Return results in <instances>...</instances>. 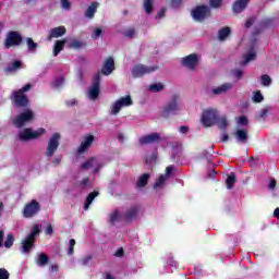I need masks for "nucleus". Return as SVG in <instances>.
Instances as JSON below:
<instances>
[{
    "label": "nucleus",
    "instance_id": "nucleus-1",
    "mask_svg": "<svg viewBox=\"0 0 279 279\" xmlns=\"http://www.w3.org/2000/svg\"><path fill=\"white\" fill-rule=\"evenodd\" d=\"M29 90H32V84L28 83L22 88L12 92L10 100L15 108H29V98L25 95Z\"/></svg>",
    "mask_w": 279,
    "mask_h": 279
},
{
    "label": "nucleus",
    "instance_id": "nucleus-2",
    "mask_svg": "<svg viewBox=\"0 0 279 279\" xmlns=\"http://www.w3.org/2000/svg\"><path fill=\"white\" fill-rule=\"evenodd\" d=\"M180 95L174 94L171 99L162 107L161 117L163 119H170L171 117L178 114L180 112V104H181Z\"/></svg>",
    "mask_w": 279,
    "mask_h": 279
},
{
    "label": "nucleus",
    "instance_id": "nucleus-3",
    "mask_svg": "<svg viewBox=\"0 0 279 279\" xmlns=\"http://www.w3.org/2000/svg\"><path fill=\"white\" fill-rule=\"evenodd\" d=\"M40 234V227L34 225L29 234L22 241L21 251L22 254H29L34 247H36V236Z\"/></svg>",
    "mask_w": 279,
    "mask_h": 279
},
{
    "label": "nucleus",
    "instance_id": "nucleus-4",
    "mask_svg": "<svg viewBox=\"0 0 279 279\" xmlns=\"http://www.w3.org/2000/svg\"><path fill=\"white\" fill-rule=\"evenodd\" d=\"M192 17L197 22V23H204L206 19H210L213 15L210 8L204 4L195 7L192 12Z\"/></svg>",
    "mask_w": 279,
    "mask_h": 279
},
{
    "label": "nucleus",
    "instance_id": "nucleus-5",
    "mask_svg": "<svg viewBox=\"0 0 279 279\" xmlns=\"http://www.w3.org/2000/svg\"><path fill=\"white\" fill-rule=\"evenodd\" d=\"M201 121L205 128H213L219 122V113L215 109H207L203 112Z\"/></svg>",
    "mask_w": 279,
    "mask_h": 279
},
{
    "label": "nucleus",
    "instance_id": "nucleus-6",
    "mask_svg": "<svg viewBox=\"0 0 279 279\" xmlns=\"http://www.w3.org/2000/svg\"><path fill=\"white\" fill-rule=\"evenodd\" d=\"M34 121V111H32L29 108H26V110L22 113H20L14 120L13 125L15 128H25V123H32Z\"/></svg>",
    "mask_w": 279,
    "mask_h": 279
},
{
    "label": "nucleus",
    "instance_id": "nucleus-7",
    "mask_svg": "<svg viewBox=\"0 0 279 279\" xmlns=\"http://www.w3.org/2000/svg\"><path fill=\"white\" fill-rule=\"evenodd\" d=\"M22 44H23V36H21V33L16 31H10L7 34V37L4 39L5 49H11V47H19Z\"/></svg>",
    "mask_w": 279,
    "mask_h": 279
},
{
    "label": "nucleus",
    "instance_id": "nucleus-8",
    "mask_svg": "<svg viewBox=\"0 0 279 279\" xmlns=\"http://www.w3.org/2000/svg\"><path fill=\"white\" fill-rule=\"evenodd\" d=\"M47 131L44 128H39L37 131H32V129H24L23 132L19 134L20 141L23 143L27 141H33L34 138H40L43 134Z\"/></svg>",
    "mask_w": 279,
    "mask_h": 279
},
{
    "label": "nucleus",
    "instance_id": "nucleus-9",
    "mask_svg": "<svg viewBox=\"0 0 279 279\" xmlns=\"http://www.w3.org/2000/svg\"><path fill=\"white\" fill-rule=\"evenodd\" d=\"M99 93H101V72H97L94 75L93 84L89 88V99L95 101L99 97Z\"/></svg>",
    "mask_w": 279,
    "mask_h": 279
},
{
    "label": "nucleus",
    "instance_id": "nucleus-10",
    "mask_svg": "<svg viewBox=\"0 0 279 279\" xmlns=\"http://www.w3.org/2000/svg\"><path fill=\"white\" fill-rule=\"evenodd\" d=\"M60 133H54L52 134V136L50 137L49 142H48V146L46 148V158H52L53 154H56V151H58V148L60 147Z\"/></svg>",
    "mask_w": 279,
    "mask_h": 279
},
{
    "label": "nucleus",
    "instance_id": "nucleus-11",
    "mask_svg": "<svg viewBox=\"0 0 279 279\" xmlns=\"http://www.w3.org/2000/svg\"><path fill=\"white\" fill-rule=\"evenodd\" d=\"M40 210V203L36 199H32L29 203H27L24 206L23 209V217L25 219H32V217H36L38 215V211Z\"/></svg>",
    "mask_w": 279,
    "mask_h": 279
},
{
    "label": "nucleus",
    "instance_id": "nucleus-12",
    "mask_svg": "<svg viewBox=\"0 0 279 279\" xmlns=\"http://www.w3.org/2000/svg\"><path fill=\"white\" fill-rule=\"evenodd\" d=\"M154 71H158V65L147 66L144 64H136L131 73L133 77H143V75H149V73H154Z\"/></svg>",
    "mask_w": 279,
    "mask_h": 279
},
{
    "label": "nucleus",
    "instance_id": "nucleus-13",
    "mask_svg": "<svg viewBox=\"0 0 279 279\" xmlns=\"http://www.w3.org/2000/svg\"><path fill=\"white\" fill-rule=\"evenodd\" d=\"M132 104H134L132 96L121 97L112 105L111 114H119L121 108H128L129 106H132Z\"/></svg>",
    "mask_w": 279,
    "mask_h": 279
},
{
    "label": "nucleus",
    "instance_id": "nucleus-14",
    "mask_svg": "<svg viewBox=\"0 0 279 279\" xmlns=\"http://www.w3.org/2000/svg\"><path fill=\"white\" fill-rule=\"evenodd\" d=\"M141 213L140 205H132L130 208L126 209L124 214H122V219L125 223H132L135 219H138V214Z\"/></svg>",
    "mask_w": 279,
    "mask_h": 279
},
{
    "label": "nucleus",
    "instance_id": "nucleus-15",
    "mask_svg": "<svg viewBox=\"0 0 279 279\" xmlns=\"http://www.w3.org/2000/svg\"><path fill=\"white\" fill-rule=\"evenodd\" d=\"M197 64H199V57L196 53H191L182 59V65L190 69V71H195Z\"/></svg>",
    "mask_w": 279,
    "mask_h": 279
},
{
    "label": "nucleus",
    "instance_id": "nucleus-16",
    "mask_svg": "<svg viewBox=\"0 0 279 279\" xmlns=\"http://www.w3.org/2000/svg\"><path fill=\"white\" fill-rule=\"evenodd\" d=\"M93 143H95V135L89 134L84 136V141L81 143V145L77 148V154H84L89 147L93 146Z\"/></svg>",
    "mask_w": 279,
    "mask_h": 279
},
{
    "label": "nucleus",
    "instance_id": "nucleus-17",
    "mask_svg": "<svg viewBox=\"0 0 279 279\" xmlns=\"http://www.w3.org/2000/svg\"><path fill=\"white\" fill-rule=\"evenodd\" d=\"M160 134L151 133L140 138V145H151V143H159Z\"/></svg>",
    "mask_w": 279,
    "mask_h": 279
},
{
    "label": "nucleus",
    "instance_id": "nucleus-18",
    "mask_svg": "<svg viewBox=\"0 0 279 279\" xmlns=\"http://www.w3.org/2000/svg\"><path fill=\"white\" fill-rule=\"evenodd\" d=\"M64 34H66V27L64 26L51 28L47 37V40H53V38H62Z\"/></svg>",
    "mask_w": 279,
    "mask_h": 279
},
{
    "label": "nucleus",
    "instance_id": "nucleus-19",
    "mask_svg": "<svg viewBox=\"0 0 279 279\" xmlns=\"http://www.w3.org/2000/svg\"><path fill=\"white\" fill-rule=\"evenodd\" d=\"M114 71V59L109 57L102 63L101 73L102 75H110Z\"/></svg>",
    "mask_w": 279,
    "mask_h": 279
},
{
    "label": "nucleus",
    "instance_id": "nucleus-20",
    "mask_svg": "<svg viewBox=\"0 0 279 279\" xmlns=\"http://www.w3.org/2000/svg\"><path fill=\"white\" fill-rule=\"evenodd\" d=\"M247 3H250V0H236L232 4V10L235 14H241L245 8H247Z\"/></svg>",
    "mask_w": 279,
    "mask_h": 279
},
{
    "label": "nucleus",
    "instance_id": "nucleus-21",
    "mask_svg": "<svg viewBox=\"0 0 279 279\" xmlns=\"http://www.w3.org/2000/svg\"><path fill=\"white\" fill-rule=\"evenodd\" d=\"M234 84L232 83H225L216 88L213 89V95H223L228 93V90H232Z\"/></svg>",
    "mask_w": 279,
    "mask_h": 279
},
{
    "label": "nucleus",
    "instance_id": "nucleus-22",
    "mask_svg": "<svg viewBox=\"0 0 279 279\" xmlns=\"http://www.w3.org/2000/svg\"><path fill=\"white\" fill-rule=\"evenodd\" d=\"M19 69H23V62L20 60H14L11 64L4 68L5 73H14L19 71Z\"/></svg>",
    "mask_w": 279,
    "mask_h": 279
},
{
    "label": "nucleus",
    "instance_id": "nucleus-23",
    "mask_svg": "<svg viewBox=\"0 0 279 279\" xmlns=\"http://www.w3.org/2000/svg\"><path fill=\"white\" fill-rule=\"evenodd\" d=\"M98 8H99V2H93L85 11L86 19H95V14H97Z\"/></svg>",
    "mask_w": 279,
    "mask_h": 279
},
{
    "label": "nucleus",
    "instance_id": "nucleus-24",
    "mask_svg": "<svg viewBox=\"0 0 279 279\" xmlns=\"http://www.w3.org/2000/svg\"><path fill=\"white\" fill-rule=\"evenodd\" d=\"M230 34H232V28H230L229 26L220 28L218 31V40L223 43V40H226L228 36H230Z\"/></svg>",
    "mask_w": 279,
    "mask_h": 279
},
{
    "label": "nucleus",
    "instance_id": "nucleus-25",
    "mask_svg": "<svg viewBox=\"0 0 279 279\" xmlns=\"http://www.w3.org/2000/svg\"><path fill=\"white\" fill-rule=\"evenodd\" d=\"M234 136L239 143H242L243 145H245V143H247V131H245L243 129H239L235 132Z\"/></svg>",
    "mask_w": 279,
    "mask_h": 279
},
{
    "label": "nucleus",
    "instance_id": "nucleus-26",
    "mask_svg": "<svg viewBox=\"0 0 279 279\" xmlns=\"http://www.w3.org/2000/svg\"><path fill=\"white\" fill-rule=\"evenodd\" d=\"M99 195V192L94 191L92 193H89L86 197V201L84 203V210H88L90 208V204H93V202H95V197H97Z\"/></svg>",
    "mask_w": 279,
    "mask_h": 279
},
{
    "label": "nucleus",
    "instance_id": "nucleus-27",
    "mask_svg": "<svg viewBox=\"0 0 279 279\" xmlns=\"http://www.w3.org/2000/svg\"><path fill=\"white\" fill-rule=\"evenodd\" d=\"M49 264V256L45 253H38L36 258V265L39 267H45Z\"/></svg>",
    "mask_w": 279,
    "mask_h": 279
},
{
    "label": "nucleus",
    "instance_id": "nucleus-28",
    "mask_svg": "<svg viewBox=\"0 0 279 279\" xmlns=\"http://www.w3.org/2000/svg\"><path fill=\"white\" fill-rule=\"evenodd\" d=\"M64 45H66V39L57 40L53 46V56L54 58L64 49Z\"/></svg>",
    "mask_w": 279,
    "mask_h": 279
},
{
    "label": "nucleus",
    "instance_id": "nucleus-29",
    "mask_svg": "<svg viewBox=\"0 0 279 279\" xmlns=\"http://www.w3.org/2000/svg\"><path fill=\"white\" fill-rule=\"evenodd\" d=\"M239 180L236 179V174L234 172H231L230 175L226 180L227 189L230 191L234 189V184H236Z\"/></svg>",
    "mask_w": 279,
    "mask_h": 279
},
{
    "label": "nucleus",
    "instance_id": "nucleus-30",
    "mask_svg": "<svg viewBox=\"0 0 279 279\" xmlns=\"http://www.w3.org/2000/svg\"><path fill=\"white\" fill-rule=\"evenodd\" d=\"M149 182V173L142 174L137 180V189H144Z\"/></svg>",
    "mask_w": 279,
    "mask_h": 279
},
{
    "label": "nucleus",
    "instance_id": "nucleus-31",
    "mask_svg": "<svg viewBox=\"0 0 279 279\" xmlns=\"http://www.w3.org/2000/svg\"><path fill=\"white\" fill-rule=\"evenodd\" d=\"M271 25H274L272 17H266L259 22V27H262V29H267V27H271Z\"/></svg>",
    "mask_w": 279,
    "mask_h": 279
},
{
    "label": "nucleus",
    "instance_id": "nucleus-32",
    "mask_svg": "<svg viewBox=\"0 0 279 279\" xmlns=\"http://www.w3.org/2000/svg\"><path fill=\"white\" fill-rule=\"evenodd\" d=\"M144 10L146 14H151L154 12V0H144Z\"/></svg>",
    "mask_w": 279,
    "mask_h": 279
},
{
    "label": "nucleus",
    "instance_id": "nucleus-33",
    "mask_svg": "<svg viewBox=\"0 0 279 279\" xmlns=\"http://www.w3.org/2000/svg\"><path fill=\"white\" fill-rule=\"evenodd\" d=\"M252 99L254 104H262V101H265V97L260 93V90H256L253 93Z\"/></svg>",
    "mask_w": 279,
    "mask_h": 279
},
{
    "label": "nucleus",
    "instance_id": "nucleus-34",
    "mask_svg": "<svg viewBox=\"0 0 279 279\" xmlns=\"http://www.w3.org/2000/svg\"><path fill=\"white\" fill-rule=\"evenodd\" d=\"M26 45L28 47V51H36V49H38V44L34 41V39L32 37H27L26 38Z\"/></svg>",
    "mask_w": 279,
    "mask_h": 279
},
{
    "label": "nucleus",
    "instance_id": "nucleus-35",
    "mask_svg": "<svg viewBox=\"0 0 279 279\" xmlns=\"http://www.w3.org/2000/svg\"><path fill=\"white\" fill-rule=\"evenodd\" d=\"M149 90L151 93H160V92L165 90V85L162 83L151 84V85H149Z\"/></svg>",
    "mask_w": 279,
    "mask_h": 279
},
{
    "label": "nucleus",
    "instance_id": "nucleus-36",
    "mask_svg": "<svg viewBox=\"0 0 279 279\" xmlns=\"http://www.w3.org/2000/svg\"><path fill=\"white\" fill-rule=\"evenodd\" d=\"M12 245H14V234L9 233L7 235V240L4 241V247L7 250H10V247H12Z\"/></svg>",
    "mask_w": 279,
    "mask_h": 279
},
{
    "label": "nucleus",
    "instance_id": "nucleus-37",
    "mask_svg": "<svg viewBox=\"0 0 279 279\" xmlns=\"http://www.w3.org/2000/svg\"><path fill=\"white\" fill-rule=\"evenodd\" d=\"M121 217H123V215H120L119 210L116 209L110 214V223H117V221L121 220Z\"/></svg>",
    "mask_w": 279,
    "mask_h": 279
},
{
    "label": "nucleus",
    "instance_id": "nucleus-38",
    "mask_svg": "<svg viewBox=\"0 0 279 279\" xmlns=\"http://www.w3.org/2000/svg\"><path fill=\"white\" fill-rule=\"evenodd\" d=\"M95 157H90L87 161L83 162L81 168L86 171V169H90V167H93V165L95 163Z\"/></svg>",
    "mask_w": 279,
    "mask_h": 279
},
{
    "label": "nucleus",
    "instance_id": "nucleus-39",
    "mask_svg": "<svg viewBox=\"0 0 279 279\" xmlns=\"http://www.w3.org/2000/svg\"><path fill=\"white\" fill-rule=\"evenodd\" d=\"M70 49H82L84 47V43L81 40L74 39L69 45Z\"/></svg>",
    "mask_w": 279,
    "mask_h": 279
},
{
    "label": "nucleus",
    "instance_id": "nucleus-40",
    "mask_svg": "<svg viewBox=\"0 0 279 279\" xmlns=\"http://www.w3.org/2000/svg\"><path fill=\"white\" fill-rule=\"evenodd\" d=\"M165 182H167V177L160 175L159 179L155 182L154 189H162Z\"/></svg>",
    "mask_w": 279,
    "mask_h": 279
},
{
    "label": "nucleus",
    "instance_id": "nucleus-41",
    "mask_svg": "<svg viewBox=\"0 0 279 279\" xmlns=\"http://www.w3.org/2000/svg\"><path fill=\"white\" fill-rule=\"evenodd\" d=\"M218 126L220 128V130H226V128H228V119H226V117L219 118L218 116Z\"/></svg>",
    "mask_w": 279,
    "mask_h": 279
},
{
    "label": "nucleus",
    "instance_id": "nucleus-42",
    "mask_svg": "<svg viewBox=\"0 0 279 279\" xmlns=\"http://www.w3.org/2000/svg\"><path fill=\"white\" fill-rule=\"evenodd\" d=\"M262 86H271V76L267 74L262 75Z\"/></svg>",
    "mask_w": 279,
    "mask_h": 279
},
{
    "label": "nucleus",
    "instance_id": "nucleus-43",
    "mask_svg": "<svg viewBox=\"0 0 279 279\" xmlns=\"http://www.w3.org/2000/svg\"><path fill=\"white\" fill-rule=\"evenodd\" d=\"M252 60H256L255 51L246 53L243 64H247L248 62H252Z\"/></svg>",
    "mask_w": 279,
    "mask_h": 279
},
{
    "label": "nucleus",
    "instance_id": "nucleus-44",
    "mask_svg": "<svg viewBox=\"0 0 279 279\" xmlns=\"http://www.w3.org/2000/svg\"><path fill=\"white\" fill-rule=\"evenodd\" d=\"M123 36H125V38H135L136 37V29L134 28H129L123 33Z\"/></svg>",
    "mask_w": 279,
    "mask_h": 279
},
{
    "label": "nucleus",
    "instance_id": "nucleus-45",
    "mask_svg": "<svg viewBox=\"0 0 279 279\" xmlns=\"http://www.w3.org/2000/svg\"><path fill=\"white\" fill-rule=\"evenodd\" d=\"M223 3V0H209V7L214 8L215 10L219 9Z\"/></svg>",
    "mask_w": 279,
    "mask_h": 279
},
{
    "label": "nucleus",
    "instance_id": "nucleus-46",
    "mask_svg": "<svg viewBox=\"0 0 279 279\" xmlns=\"http://www.w3.org/2000/svg\"><path fill=\"white\" fill-rule=\"evenodd\" d=\"M254 23H256V16L253 15L251 17H248L244 24L245 29H250V27H252V25H254Z\"/></svg>",
    "mask_w": 279,
    "mask_h": 279
},
{
    "label": "nucleus",
    "instance_id": "nucleus-47",
    "mask_svg": "<svg viewBox=\"0 0 279 279\" xmlns=\"http://www.w3.org/2000/svg\"><path fill=\"white\" fill-rule=\"evenodd\" d=\"M64 84V77H58L53 81L52 86L53 88H60Z\"/></svg>",
    "mask_w": 279,
    "mask_h": 279
},
{
    "label": "nucleus",
    "instance_id": "nucleus-48",
    "mask_svg": "<svg viewBox=\"0 0 279 279\" xmlns=\"http://www.w3.org/2000/svg\"><path fill=\"white\" fill-rule=\"evenodd\" d=\"M231 73L236 80H241V77H243V70L241 69L232 70Z\"/></svg>",
    "mask_w": 279,
    "mask_h": 279
},
{
    "label": "nucleus",
    "instance_id": "nucleus-49",
    "mask_svg": "<svg viewBox=\"0 0 279 279\" xmlns=\"http://www.w3.org/2000/svg\"><path fill=\"white\" fill-rule=\"evenodd\" d=\"M0 279H10V272L5 268H0Z\"/></svg>",
    "mask_w": 279,
    "mask_h": 279
},
{
    "label": "nucleus",
    "instance_id": "nucleus-50",
    "mask_svg": "<svg viewBox=\"0 0 279 279\" xmlns=\"http://www.w3.org/2000/svg\"><path fill=\"white\" fill-rule=\"evenodd\" d=\"M61 8L63 10H71V1L70 0H60Z\"/></svg>",
    "mask_w": 279,
    "mask_h": 279
},
{
    "label": "nucleus",
    "instance_id": "nucleus-51",
    "mask_svg": "<svg viewBox=\"0 0 279 279\" xmlns=\"http://www.w3.org/2000/svg\"><path fill=\"white\" fill-rule=\"evenodd\" d=\"M74 247H75V239L70 240V247L68 250V254L71 256L74 254Z\"/></svg>",
    "mask_w": 279,
    "mask_h": 279
},
{
    "label": "nucleus",
    "instance_id": "nucleus-52",
    "mask_svg": "<svg viewBox=\"0 0 279 279\" xmlns=\"http://www.w3.org/2000/svg\"><path fill=\"white\" fill-rule=\"evenodd\" d=\"M92 260H93V255H87L82 259L81 264L83 265V267H86V265H88V263H90Z\"/></svg>",
    "mask_w": 279,
    "mask_h": 279
},
{
    "label": "nucleus",
    "instance_id": "nucleus-53",
    "mask_svg": "<svg viewBox=\"0 0 279 279\" xmlns=\"http://www.w3.org/2000/svg\"><path fill=\"white\" fill-rule=\"evenodd\" d=\"M239 125H247V123H250V121L247 120V117L245 116H241L238 120Z\"/></svg>",
    "mask_w": 279,
    "mask_h": 279
},
{
    "label": "nucleus",
    "instance_id": "nucleus-54",
    "mask_svg": "<svg viewBox=\"0 0 279 279\" xmlns=\"http://www.w3.org/2000/svg\"><path fill=\"white\" fill-rule=\"evenodd\" d=\"M277 184H278V183L276 182V179L270 178V183H269V185H268V189H269L270 191H276Z\"/></svg>",
    "mask_w": 279,
    "mask_h": 279
},
{
    "label": "nucleus",
    "instance_id": "nucleus-55",
    "mask_svg": "<svg viewBox=\"0 0 279 279\" xmlns=\"http://www.w3.org/2000/svg\"><path fill=\"white\" fill-rule=\"evenodd\" d=\"M263 29H265V28L260 27V24H258V26H256L253 31V36H258L260 34H263Z\"/></svg>",
    "mask_w": 279,
    "mask_h": 279
},
{
    "label": "nucleus",
    "instance_id": "nucleus-56",
    "mask_svg": "<svg viewBox=\"0 0 279 279\" xmlns=\"http://www.w3.org/2000/svg\"><path fill=\"white\" fill-rule=\"evenodd\" d=\"M267 114H269V111H267V109H262L259 112V119H267Z\"/></svg>",
    "mask_w": 279,
    "mask_h": 279
},
{
    "label": "nucleus",
    "instance_id": "nucleus-57",
    "mask_svg": "<svg viewBox=\"0 0 279 279\" xmlns=\"http://www.w3.org/2000/svg\"><path fill=\"white\" fill-rule=\"evenodd\" d=\"M125 251H123V247L118 248L117 252L114 253V256H117L118 258H121L122 256H124Z\"/></svg>",
    "mask_w": 279,
    "mask_h": 279
},
{
    "label": "nucleus",
    "instance_id": "nucleus-58",
    "mask_svg": "<svg viewBox=\"0 0 279 279\" xmlns=\"http://www.w3.org/2000/svg\"><path fill=\"white\" fill-rule=\"evenodd\" d=\"M172 8H180L182 5V0H171Z\"/></svg>",
    "mask_w": 279,
    "mask_h": 279
},
{
    "label": "nucleus",
    "instance_id": "nucleus-59",
    "mask_svg": "<svg viewBox=\"0 0 279 279\" xmlns=\"http://www.w3.org/2000/svg\"><path fill=\"white\" fill-rule=\"evenodd\" d=\"M173 173V166H169L166 168V178H169Z\"/></svg>",
    "mask_w": 279,
    "mask_h": 279
},
{
    "label": "nucleus",
    "instance_id": "nucleus-60",
    "mask_svg": "<svg viewBox=\"0 0 279 279\" xmlns=\"http://www.w3.org/2000/svg\"><path fill=\"white\" fill-rule=\"evenodd\" d=\"M101 34H104V31L101 28H96L94 31L95 38H99V36H101Z\"/></svg>",
    "mask_w": 279,
    "mask_h": 279
},
{
    "label": "nucleus",
    "instance_id": "nucleus-61",
    "mask_svg": "<svg viewBox=\"0 0 279 279\" xmlns=\"http://www.w3.org/2000/svg\"><path fill=\"white\" fill-rule=\"evenodd\" d=\"M60 162H62V157L61 156L52 159V165H54V167H58V165H60Z\"/></svg>",
    "mask_w": 279,
    "mask_h": 279
},
{
    "label": "nucleus",
    "instance_id": "nucleus-62",
    "mask_svg": "<svg viewBox=\"0 0 279 279\" xmlns=\"http://www.w3.org/2000/svg\"><path fill=\"white\" fill-rule=\"evenodd\" d=\"M166 12H167V9H161V10L157 13L156 19H162V16H165Z\"/></svg>",
    "mask_w": 279,
    "mask_h": 279
},
{
    "label": "nucleus",
    "instance_id": "nucleus-63",
    "mask_svg": "<svg viewBox=\"0 0 279 279\" xmlns=\"http://www.w3.org/2000/svg\"><path fill=\"white\" fill-rule=\"evenodd\" d=\"M75 104H77V100L71 99V100H68V101L65 102V106H68V107H73V106H75Z\"/></svg>",
    "mask_w": 279,
    "mask_h": 279
},
{
    "label": "nucleus",
    "instance_id": "nucleus-64",
    "mask_svg": "<svg viewBox=\"0 0 279 279\" xmlns=\"http://www.w3.org/2000/svg\"><path fill=\"white\" fill-rule=\"evenodd\" d=\"M46 234H53V227L51 225H48L46 228Z\"/></svg>",
    "mask_w": 279,
    "mask_h": 279
}]
</instances>
